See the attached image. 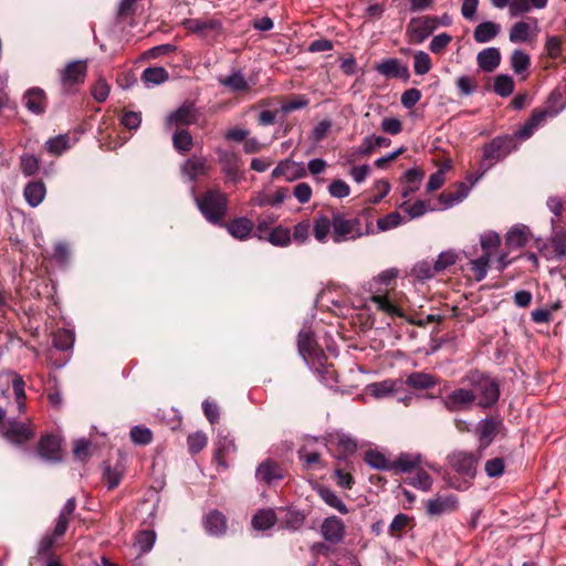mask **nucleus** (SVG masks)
I'll list each match as a JSON object with an SVG mask.
<instances>
[{
    "label": "nucleus",
    "mask_w": 566,
    "mask_h": 566,
    "mask_svg": "<svg viewBox=\"0 0 566 566\" xmlns=\"http://www.w3.org/2000/svg\"><path fill=\"white\" fill-rule=\"evenodd\" d=\"M442 406L449 412H459L472 408L476 400V394L470 388H455L446 396L441 397Z\"/></svg>",
    "instance_id": "nucleus-6"
},
{
    "label": "nucleus",
    "mask_w": 566,
    "mask_h": 566,
    "mask_svg": "<svg viewBox=\"0 0 566 566\" xmlns=\"http://www.w3.org/2000/svg\"><path fill=\"white\" fill-rule=\"evenodd\" d=\"M38 454L45 462H61V439L54 434L43 436L38 443Z\"/></svg>",
    "instance_id": "nucleus-14"
},
{
    "label": "nucleus",
    "mask_w": 566,
    "mask_h": 566,
    "mask_svg": "<svg viewBox=\"0 0 566 566\" xmlns=\"http://www.w3.org/2000/svg\"><path fill=\"white\" fill-rule=\"evenodd\" d=\"M2 432L6 439L17 444H22L34 436V430L31 427L17 420L9 421Z\"/></svg>",
    "instance_id": "nucleus-19"
},
{
    "label": "nucleus",
    "mask_w": 566,
    "mask_h": 566,
    "mask_svg": "<svg viewBox=\"0 0 566 566\" xmlns=\"http://www.w3.org/2000/svg\"><path fill=\"white\" fill-rule=\"evenodd\" d=\"M268 240L275 247H286L291 243V231L285 227L277 226L269 232Z\"/></svg>",
    "instance_id": "nucleus-50"
},
{
    "label": "nucleus",
    "mask_w": 566,
    "mask_h": 566,
    "mask_svg": "<svg viewBox=\"0 0 566 566\" xmlns=\"http://www.w3.org/2000/svg\"><path fill=\"white\" fill-rule=\"evenodd\" d=\"M420 462V453L401 452L397 459L391 462V471L396 473H410L419 468Z\"/></svg>",
    "instance_id": "nucleus-25"
},
{
    "label": "nucleus",
    "mask_w": 566,
    "mask_h": 566,
    "mask_svg": "<svg viewBox=\"0 0 566 566\" xmlns=\"http://www.w3.org/2000/svg\"><path fill=\"white\" fill-rule=\"evenodd\" d=\"M459 501L454 494L438 495L427 502V513L430 516H440L452 513L458 509Z\"/></svg>",
    "instance_id": "nucleus-18"
},
{
    "label": "nucleus",
    "mask_w": 566,
    "mask_h": 566,
    "mask_svg": "<svg viewBox=\"0 0 566 566\" xmlns=\"http://www.w3.org/2000/svg\"><path fill=\"white\" fill-rule=\"evenodd\" d=\"M168 72L161 66L147 67L143 71L142 81L146 87H154L168 80Z\"/></svg>",
    "instance_id": "nucleus-39"
},
{
    "label": "nucleus",
    "mask_w": 566,
    "mask_h": 566,
    "mask_svg": "<svg viewBox=\"0 0 566 566\" xmlns=\"http://www.w3.org/2000/svg\"><path fill=\"white\" fill-rule=\"evenodd\" d=\"M203 527L208 535L221 536L226 533L228 527L227 518L221 512L212 510L205 515Z\"/></svg>",
    "instance_id": "nucleus-24"
},
{
    "label": "nucleus",
    "mask_w": 566,
    "mask_h": 566,
    "mask_svg": "<svg viewBox=\"0 0 566 566\" xmlns=\"http://www.w3.org/2000/svg\"><path fill=\"white\" fill-rule=\"evenodd\" d=\"M455 86L460 96H469L476 92L478 85L473 77L461 75L457 78Z\"/></svg>",
    "instance_id": "nucleus-63"
},
{
    "label": "nucleus",
    "mask_w": 566,
    "mask_h": 566,
    "mask_svg": "<svg viewBox=\"0 0 566 566\" xmlns=\"http://www.w3.org/2000/svg\"><path fill=\"white\" fill-rule=\"evenodd\" d=\"M552 235L549 242L554 249L555 258L559 261L566 258V227L557 226L555 219H551Z\"/></svg>",
    "instance_id": "nucleus-26"
},
{
    "label": "nucleus",
    "mask_w": 566,
    "mask_h": 566,
    "mask_svg": "<svg viewBox=\"0 0 566 566\" xmlns=\"http://www.w3.org/2000/svg\"><path fill=\"white\" fill-rule=\"evenodd\" d=\"M130 439L135 444L147 446L153 440V432L145 426H134L130 429Z\"/></svg>",
    "instance_id": "nucleus-57"
},
{
    "label": "nucleus",
    "mask_w": 566,
    "mask_h": 566,
    "mask_svg": "<svg viewBox=\"0 0 566 566\" xmlns=\"http://www.w3.org/2000/svg\"><path fill=\"white\" fill-rule=\"evenodd\" d=\"M228 232L237 239H248V218L241 217L227 224Z\"/></svg>",
    "instance_id": "nucleus-56"
},
{
    "label": "nucleus",
    "mask_w": 566,
    "mask_h": 566,
    "mask_svg": "<svg viewBox=\"0 0 566 566\" xmlns=\"http://www.w3.org/2000/svg\"><path fill=\"white\" fill-rule=\"evenodd\" d=\"M407 483L418 490L427 492L431 489L433 480L427 471L418 468L416 475L410 478Z\"/></svg>",
    "instance_id": "nucleus-54"
},
{
    "label": "nucleus",
    "mask_w": 566,
    "mask_h": 566,
    "mask_svg": "<svg viewBox=\"0 0 566 566\" xmlns=\"http://www.w3.org/2000/svg\"><path fill=\"white\" fill-rule=\"evenodd\" d=\"M207 436L202 431H196L188 436L187 446L191 454H197L207 446Z\"/></svg>",
    "instance_id": "nucleus-60"
},
{
    "label": "nucleus",
    "mask_w": 566,
    "mask_h": 566,
    "mask_svg": "<svg viewBox=\"0 0 566 566\" xmlns=\"http://www.w3.org/2000/svg\"><path fill=\"white\" fill-rule=\"evenodd\" d=\"M51 259L60 269H67L72 259L71 245L64 240L55 242Z\"/></svg>",
    "instance_id": "nucleus-35"
},
{
    "label": "nucleus",
    "mask_w": 566,
    "mask_h": 566,
    "mask_svg": "<svg viewBox=\"0 0 566 566\" xmlns=\"http://www.w3.org/2000/svg\"><path fill=\"white\" fill-rule=\"evenodd\" d=\"M530 235L531 233L527 226H514L505 235V244L511 249L523 248L528 242Z\"/></svg>",
    "instance_id": "nucleus-29"
},
{
    "label": "nucleus",
    "mask_w": 566,
    "mask_h": 566,
    "mask_svg": "<svg viewBox=\"0 0 566 566\" xmlns=\"http://www.w3.org/2000/svg\"><path fill=\"white\" fill-rule=\"evenodd\" d=\"M45 195L46 187L41 180H32L28 182L23 190L24 199L32 208L40 206L43 202Z\"/></svg>",
    "instance_id": "nucleus-27"
},
{
    "label": "nucleus",
    "mask_w": 566,
    "mask_h": 566,
    "mask_svg": "<svg viewBox=\"0 0 566 566\" xmlns=\"http://www.w3.org/2000/svg\"><path fill=\"white\" fill-rule=\"evenodd\" d=\"M502 424L500 420L492 417L481 419L475 428V436L478 439V451L483 453L495 440L499 427Z\"/></svg>",
    "instance_id": "nucleus-9"
},
{
    "label": "nucleus",
    "mask_w": 566,
    "mask_h": 566,
    "mask_svg": "<svg viewBox=\"0 0 566 566\" xmlns=\"http://www.w3.org/2000/svg\"><path fill=\"white\" fill-rule=\"evenodd\" d=\"M190 195L205 219L212 224H221L226 216L228 201L221 191L208 190L202 197L197 196L196 187L190 186Z\"/></svg>",
    "instance_id": "nucleus-5"
},
{
    "label": "nucleus",
    "mask_w": 566,
    "mask_h": 566,
    "mask_svg": "<svg viewBox=\"0 0 566 566\" xmlns=\"http://www.w3.org/2000/svg\"><path fill=\"white\" fill-rule=\"evenodd\" d=\"M402 223V217L399 212L392 211L377 220V228L379 231H388Z\"/></svg>",
    "instance_id": "nucleus-62"
},
{
    "label": "nucleus",
    "mask_w": 566,
    "mask_h": 566,
    "mask_svg": "<svg viewBox=\"0 0 566 566\" xmlns=\"http://www.w3.org/2000/svg\"><path fill=\"white\" fill-rule=\"evenodd\" d=\"M375 149L374 134L367 135L363 138L360 145L354 149V153L347 157L346 161L347 164H353L355 161L354 156L368 157Z\"/></svg>",
    "instance_id": "nucleus-51"
},
{
    "label": "nucleus",
    "mask_w": 566,
    "mask_h": 566,
    "mask_svg": "<svg viewBox=\"0 0 566 566\" xmlns=\"http://www.w3.org/2000/svg\"><path fill=\"white\" fill-rule=\"evenodd\" d=\"M479 458L469 451H454L448 455V464L460 478L450 476L448 485L458 491H465L472 485L476 475Z\"/></svg>",
    "instance_id": "nucleus-3"
},
{
    "label": "nucleus",
    "mask_w": 566,
    "mask_h": 566,
    "mask_svg": "<svg viewBox=\"0 0 566 566\" xmlns=\"http://www.w3.org/2000/svg\"><path fill=\"white\" fill-rule=\"evenodd\" d=\"M476 62L483 72H493L501 63V53L497 48L491 46L478 53Z\"/></svg>",
    "instance_id": "nucleus-28"
},
{
    "label": "nucleus",
    "mask_w": 566,
    "mask_h": 566,
    "mask_svg": "<svg viewBox=\"0 0 566 566\" xmlns=\"http://www.w3.org/2000/svg\"><path fill=\"white\" fill-rule=\"evenodd\" d=\"M297 350L307 365H315L318 354L324 353L317 347L315 335L311 327H303L297 334Z\"/></svg>",
    "instance_id": "nucleus-10"
},
{
    "label": "nucleus",
    "mask_w": 566,
    "mask_h": 566,
    "mask_svg": "<svg viewBox=\"0 0 566 566\" xmlns=\"http://www.w3.org/2000/svg\"><path fill=\"white\" fill-rule=\"evenodd\" d=\"M198 119V112L193 104L185 103L176 111L171 112L166 118L167 128L175 126H188L196 123Z\"/></svg>",
    "instance_id": "nucleus-16"
},
{
    "label": "nucleus",
    "mask_w": 566,
    "mask_h": 566,
    "mask_svg": "<svg viewBox=\"0 0 566 566\" xmlns=\"http://www.w3.org/2000/svg\"><path fill=\"white\" fill-rule=\"evenodd\" d=\"M218 156L222 166V171L226 174L227 178L232 182L240 180L242 174L240 172V160L238 155L231 150L219 149Z\"/></svg>",
    "instance_id": "nucleus-20"
},
{
    "label": "nucleus",
    "mask_w": 566,
    "mask_h": 566,
    "mask_svg": "<svg viewBox=\"0 0 566 566\" xmlns=\"http://www.w3.org/2000/svg\"><path fill=\"white\" fill-rule=\"evenodd\" d=\"M373 302L376 304L377 308L385 312L391 317H402V311L391 303L386 296L376 295L373 296Z\"/></svg>",
    "instance_id": "nucleus-55"
},
{
    "label": "nucleus",
    "mask_w": 566,
    "mask_h": 566,
    "mask_svg": "<svg viewBox=\"0 0 566 566\" xmlns=\"http://www.w3.org/2000/svg\"><path fill=\"white\" fill-rule=\"evenodd\" d=\"M438 273V270L432 261L422 260L416 263L411 270L412 276L423 282L432 279Z\"/></svg>",
    "instance_id": "nucleus-44"
},
{
    "label": "nucleus",
    "mask_w": 566,
    "mask_h": 566,
    "mask_svg": "<svg viewBox=\"0 0 566 566\" xmlns=\"http://www.w3.org/2000/svg\"><path fill=\"white\" fill-rule=\"evenodd\" d=\"M462 381L476 394V406L483 410L493 408L501 396L500 382L479 369H470Z\"/></svg>",
    "instance_id": "nucleus-2"
},
{
    "label": "nucleus",
    "mask_w": 566,
    "mask_h": 566,
    "mask_svg": "<svg viewBox=\"0 0 566 566\" xmlns=\"http://www.w3.org/2000/svg\"><path fill=\"white\" fill-rule=\"evenodd\" d=\"M514 80L511 75L500 74L494 78L493 91L501 97H507L514 92Z\"/></svg>",
    "instance_id": "nucleus-45"
},
{
    "label": "nucleus",
    "mask_w": 566,
    "mask_h": 566,
    "mask_svg": "<svg viewBox=\"0 0 566 566\" xmlns=\"http://www.w3.org/2000/svg\"><path fill=\"white\" fill-rule=\"evenodd\" d=\"M24 106L34 115H41L45 112L46 97L43 90L32 87L23 95Z\"/></svg>",
    "instance_id": "nucleus-22"
},
{
    "label": "nucleus",
    "mask_w": 566,
    "mask_h": 566,
    "mask_svg": "<svg viewBox=\"0 0 566 566\" xmlns=\"http://www.w3.org/2000/svg\"><path fill=\"white\" fill-rule=\"evenodd\" d=\"M313 233L318 242L325 243L328 234H332V217L318 214L313 222Z\"/></svg>",
    "instance_id": "nucleus-41"
},
{
    "label": "nucleus",
    "mask_w": 566,
    "mask_h": 566,
    "mask_svg": "<svg viewBox=\"0 0 566 566\" xmlns=\"http://www.w3.org/2000/svg\"><path fill=\"white\" fill-rule=\"evenodd\" d=\"M172 145L178 153L185 154L193 146L192 136L186 129L176 130L172 135Z\"/></svg>",
    "instance_id": "nucleus-48"
},
{
    "label": "nucleus",
    "mask_w": 566,
    "mask_h": 566,
    "mask_svg": "<svg viewBox=\"0 0 566 566\" xmlns=\"http://www.w3.org/2000/svg\"><path fill=\"white\" fill-rule=\"evenodd\" d=\"M518 144L515 136L503 134L495 136L489 143L483 145L480 170L488 172L497 163L503 161L509 155L517 150Z\"/></svg>",
    "instance_id": "nucleus-4"
},
{
    "label": "nucleus",
    "mask_w": 566,
    "mask_h": 566,
    "mask_svg": "<svg viewBox=\"0 0 566 566\" xmlns=\"http://www.w3.org/2000/svg\"><path fill=\"white\" fill-rule=\"evenodd\" d=\"M319 376L321 381L332 387L336 382L335 370L331 364H327V356L324 353L318 354L315 365H308Z\"/></svg>",
    "instance_id": "nucleus-30"
},
{
    "label": "nucleus",
    "mask_w": 566,
    "mask_h": 566,
    "mask_svg": "<svg viewBox=\"0 0 566 566\" xmlns=\"http://www.w3.org/2000/svg\"><path fill=\"white\" fill-rule=\"evenodd\" d=\"M277 523V515L274 509H260L258 510L251 520V525L254 531L258 532H270Z\"/></svg>",
    "instance_id": "nucleus-21"
},
{
    "label": "nucleus",
    "mask_w": 566,
    "mask_h": 566,
    "mask_svg": "<svg viewBox=\"0 0 566 566\" xmlns=\"http://www.w3.org/2000/svg\"><path fill=\"white\" fill-rule=\"evenodd\" d=\"M375 70L387 78H399L403 82H407L410 78L408 66L397 57L382 60L375 65Z\"/></svg>",
    "instance_id": "nucleus-13"
},
{
    "label": "nucleus",
    "mask_w": 566,
    "mask_h": 566,
    "mask_svg": "<svg viewBox=\"0 0 566 566\" xmlns=\"http://www.w3.org/2000/svg\"><path fill=\"white\" fill-rule=\"evenodd\" d=\"M364 461L373 469L379 471H391V462L386 455L377 450H368L365 453Z\"/></svg>",
    "instance_id": "nucleus-42"
},
{
    "label": "nucleus",
    "mask_w": 566,
    "mask_h": 566,
    "mask_svg": "<svg viewBox=\"0 0 566 566\" xmlns=\"http://www.w3.org/2000/svg\"><path fill=\"white\" fill-rule=\"evenodd\" d=\"M345 524L336 515L326 517L321 525L323 538L331 544L343 542L345 536Z\"/></svg>",
    "instance_id": "nucleus-17"
},
{
    "label": "nucleus",
    "mask_w": 566,
    "mask_h": 566,
    "mask_svg": "<svg viewBox=\"0 0 566 566\" xmlns=\"http://www.w3.org/2000/svg\"><path fill=\"white\" fill-rule=\"evenodd\" d=\"M55 543V538L50 533H46L40 541L38 546L36 556L34 557L38 562L42 559L52 558V547Z\"/></svg>",
    "instance_id": "nucleus-59"
},
{
    "label": "nucleus",
    "mask_w": 566,
    "mask_h": 566,
    "mask_svg": "<svg viewBox=\"0 0 566 566\" xmlns=\"http://www.w3.org/2000/svg\"><path fill=\"white\" fill-rule=\"evenodd\" d=\"M210 166L202 156L192 155L180 166V174L186 182L193 184L208 176Z\"/></svg>",
    "instance_id": "nucleus-8"
},
{
    "label": "nucleus",
    "mask_w": 566,
    "mask_h": 566,
    "mask_svg": "<svg viewBox=\"0 0 566 566\" xmlns=\"http://www.w3.org/2000/svg\"><path fill=\"white\" fill-rule=\"evenodd\" d=\"M423 177V170L418 167L406 170L402 176V180L406 182V187L403 188L401 196L407 198L411 193L416 192L419 189Z\"/></svg>",
    "instance_id": "nucleus-36"
},
{
    "label": "nucleus",
    "mask_w": 566,
    "mask_h": 566,
    "mask_svg": "<svg viewBox=\"0 0 566 566\" xmlns=\"http://www.w3.org/2000/svg\"><path fill=\"white\" fill-rule=\"evenodd\" d=\"M285 478L283 468L273 459H265L255 469V479L266 485L279 483Z\"/></svg>",
    "instance_id": "nucleus-12"
},
{
    "label": "nucleus",
    "mask_w": 566,
    "mask_h": 566,
    "mask_svg": "<svg viewBox=\"0 0 566 566\" xmlns=\"http://www.w3.org/2000/svg\"><path fill=\"white\" fill-rule=\"evenodd\" d=\"M451 168L450 160L444 161L437 171L430 175L429 180L427 182V191L431 192L440 189L446 181V172Z\"/></svg>",
    "instance_id": "nucleus-47"
},
{
    "label": "nucleus",
    "mask_w": 566,
    "mask_h": 566,
    "mask_svg": "<svg viewBox=\"0 0 566 566\" xmlns=\"http://www.w3.org/2000/svg\"><path fill=\"white\" fill-rule=\"evenodd\" d=\"M373 232V220L368 214L360 213L354 218H347L345 213L332 210V240L334 243L354 241Z\"/></svg>",
    "instance_id": "nucleus-1"
},
{
    "label": "nucleus",
    "mask_w": 566,
    "mask_h": 566,
    "mask_svg": "<svg viewBox=\"0 0 566 566\" xmlns=\"http://www.w3.org/2000/svg\"><path fill=\"white\" fill-rule=\"evenodd\" d=\"M317 494L327 504L329 507L335 509L340 514H347L348 507L343 502V500L336 494L334 490L328 486L319 485L316 489Z\"/></svg>",
    "instance_id": "nucleus-38"
},
{
    "label": "nucleus",
    "mask_w": 566,
    "mask_h": 566,
    "mask_svg": "<svg viewBox=\"0 0 566 566\" xmlns=\"http://www.w3.org/2000/svg\"><path fill=\"white\" fill-rule=\"evenodd\" d=\"M406 384L415 389H430L433 388L437 385V380L434 376L422 373V371H416L411 373L407 379Z\"/></svg>",
    "instance_id": "nucleus-40"
},
{
    "label": "nucleus",
    "mask_w": 566,
    "mask_h": 566,
    "mask_svg": "<svg viewBox=\"0 0 566 566\" xmlns=\"http://www.w3.org/2000/svg\"><path fill=\"white\" fill-rule=\"evenodd\" d=\"M338 453L336 459L339 461L346 460L349 455L354 454L357 450V443L350 436L342 433L337 436Z\"/></svg>",
    "instance_id": "nucleus-43"
},
{
    "label": "nucleus",
    "mask_w": 566,
    "mask_h": 566,
    "mask_svg": "<svg viewBox=\"0 0 566 566\" xmlns=\"http://www.w3.org/2000/svg\"><path fill=\"white\" fill-rule=\"evenodd\" d=\"M408 214L409 219H416L423 216L428 210V206L423 200H416L412 205H408L406 201L399 206Z\"/></svg>",
    "instance_id": "nucleus-64"
},
{
    "label": "nucleus",
    "mask_w": 566,
    "mask_h": 566,
    "mask_svg": "<svg viewBox=\"0 0 566 566\" xmlns=\"http://www.w3.org/2000/svg\"><path fill=\"white\" fill-rule=\"evenodd\" d=\"M75 343L73 329L60 328L52 334L53 348L61 352H72Z\"/></svg>",
    "instance_id": "nucleus-34"
},
{
    "label": "nucleus",
    "mask_w": 566,
    "mask_h": 566,
    "mask_svg": "<svg viewBox=\"0 0 566 566\" xmlns=\"http://www.w3.org/2000/svg\"><path fill=\"white\" fill-rule=\"evenodd\" d=\"M434 23L436 20L432 15L411 18L407 25V33L416 43H422L437 30Z\"/></svg>",
    "instance_id": "nucleus-11"
},
{
    "label": "nucleus",
    "mask_w": 566,
    "mask_h": 566,
    "mask_svg": "<svg viewBox=\"0 0 566 566\" xmlns=\"http://www.w3.org/2000/svg\"><path fill=\"white\" fill-rule=\"evenodd\" d=\"M306 176V169L303 163H296L292 159H283L279 161L272 170L271 177L277 179L283 177L287 181H294Z\"/></svg>",
    "instance_id": "nucleus-15"
},
{
    "label": "nucleus",
    "mask_w": 566,
    "mask_h": 566,
    "mask_svg": "<svg viewBox=\"0 0 566 566\" xmlns=\"http://www.w3.org/2000/svg\"><path fill=\"white\" fill-rule=\"evenodd\" d=\"M157 539L156 532L153 530H142L136 533L133 547L139 555L151 552Z\"/></svg>",
    "instance_id": "nucleus-32"
},
{
    "label": "nucleus",
    "mask_w": 566,
    "mask_h": 566,
    "mask_svg": "<svg viewBox=\"0 0 566 566\" xmlns=\"http://www.w3.org/2000/svg\"><path fill=\"white\" fill-rule=\"evenodd\" d=\"M283 510L285 511V515L281 521V528L291 532H296L301 530L306 520L305 513L295 507H285Z\"/></svg>",
    "instance_id": "nucleus-33"
},
{
    "label": "nucleus",
    "mask_w": 566,
    "mask_h": 566,
    "mask_svg": "<svg viewBox=\"0 0 566 566\" xmlns=\"http://www.w3.org/2000/svg\"><path fill=\"white\" fill-rule=\"evenodd\" d=\"M87 72L86 61L76 60L67 63L60 71V82L64 94L73 93V87L82 84Z\"/></svg>",
    "instance_id": "nucleus-7"
},
{
    "label": "nucleus",
    "mask_w": 566,
    "mask_h": 566,
    "mask_svg": "<svg viewBox=\"0 0 566 566\" xmlns=\"http://www.w3.org/2000/svg\"><path fill=\"white\" fill-rule=\"evenodd\" d=\"M530 22L520 21L512 25L510 30V41L513 43L526 42L531 35V23L537 28L538 21L536 18H530Z\"/></svg>",
    "instance_id": "nucleus-37"
},
{
    "label": "nucleus",
    "mask_w": 566,
    "mask_h": 566,
    "mask_svg": "<svg viewBox=\"0 0 566 566\" xmlns=\"http://www.w3.org/2000/svg\"><path fill=\"white\" fill-rule=\"evenodd\" d=\"M40 169V160L36 156L23 153L20 156V170L23 176L32 177L38 174Z\"/></svg>",
    "instance_id": "nucleus-49"
},
{
    "label": "nucleus",
    "mask_w": 566,
    "mask_h": 566,
    "mask_svg": "<svg viewBox=\"0 0 566 566\" xmlns=\"http://www.w3.org/2000/svg\"><path fill=\"white\" fill-rule=\"evenodd\" d=\"M219 82L231 91H243L248 87V82L240 72H234L229 76L220 78Z\"/></svg>",
    "instance_id": "nucleus-61"
},
{
    "label": "nucleus",
    "mask_w": 566,
    "mask_h": 566,
    "mask_svg": "<svg viewBox=\"0 0 566 566\" xmlns=\"http://www.w3.org/2000/svg\"><path fill=\"white\" fill-rule=\"evenodd\" d=\"M501 25L493 21H483L479 23L473 32V39L478 43H488L499 35Z\"/></svg>",
    "instance_id": "nucleus-31"
},
{
    "label": "nucleus",
    "mask_w": 566,
    "mask_h": 566,
    "mask_svg": "<svg viewBox=\"0 0 566 566\" xmlns=\"http://www.w3.org/2000/svg\"><path fill=\"white\" fill-rule=\"evenodd\" d=\"M432 69L430 55L424 51H417L413 55V71L417 75H424Z\"/></svg>",
    "instance_id": "nucleus-53"
},
{
    "label": "nucleus",
    "mask_w": 566,
    "mask_h": 566,
    "mask_svg": "<svg viewBox=\"0 0 566 566\" xmlns=\"http://www.w3.org/2000/svg\"><path fill=\"white\" fill-rule=\"evenodd\" d=\"M531 65L530 55L523 50H515L511 55V67L516 74L526 72Z\"/></svg>",
    "instance_id": "nucleus-52"
},
{
    "label": "nucleus",
    "mask_w": 566,
    "mask_h": 566,
    "mask_svg": "<svg viewBox=\"0 0 566 566\" xmlns=\"http://www.w3.org/2000/svg\"><path fill=\"white\" fill-rule=\"evenodd\" d=\"M490 254L491 253L486 252L483 255H481L480 258H478L471 262V264H472L471 270L473 271L474 279L478 282L482 281L488 274Z\"/></svg>",
    "instance_id": "nucleus-58"
},
{
    "label": "nucleus",
    "mask_w": 566,
    "mask_h": 566,
    "mask_svg": "<svg viewBox=\"0 0 566 566\" xmlns=\"http://www.w3.org/2000/svg\"><path fill=\"white\" fill-rule=\"evenodd\" d=\"M368 391L375 398H385L396 392V381L386 379L368 385Z\"/></svg>",
    "instance_id": "nucleus-46"
},
{
    "label": "nucleus",
    "mask_w": 566,
    "mask_h": 566,
    "mask_svg": "<svg viewBox=\"0 0 566 566\" xmlns=\"http://www.w3.org/2000/svg\"><path fill=\"white\" fill-rule=\"evenodd\" d=\"M77 142L76 137H72L69 133L59 134L49 138L45 144V150L52 156H61L67 151Z\"/></svg>",
    "instance_id": "nucleus-23"
}]
</instances>
